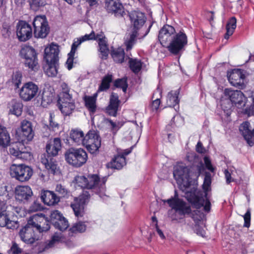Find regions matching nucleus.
<instances>
[{"mask_svg":"<svg viewBox=\"0 0 254 254\" xmlns=\"http://www.w3.org/2000/svg\"><path fill=\"white\" fill-rule=\"evenodd\" d=\"M42 201L48 206L54 205L60 200V197L52 191L45 190L41 196Z\"/></svg>","mask_w":254,"mask_h":254,"instance_id":"a878e982","label":"nucleus"},{"mask_svg":"<svg viewBox=\"0 0 254 254\" xmlns=\"http://www.w3.org/2000/svg\"><path fill=\"white\" fill-rule=\"evenodd\" d=\"M167 202L172 209L175 211V216L172 217L173 219H182L185 214H190L191 212L190 206L181 199L174 198L168 199Z\"/></svg>","mask_w":254,"mask_h":254,"instance_id":"f8f14e48","label":"nucleus"},{"mask_svg":"<svg viewBox=\"0 0 254 254\" xmlns=\"http://www.w3.org/2000/svg\"><path fill=\"white\" fill-rule=\"evenodd\" d=\"M9 134L4 127L0 124V146L5 148L9 145Z\"/></svg>","mask_w":254,"mask_h":254,"instance_id":"4c0bfd02","label":"nucleus"},{"mask_svg":"<svg viewBox=\"0 0 254 254\" xmlns=\"http://www.w3.org/2000/svg\"><path fill=\"white\" fill-rule=\"evenodd\" d=\"M250 124L248 122H245L242 123L239 127L240 132H242L245 139L247 141L250 146L253 144V142L251 140L254 138L253 130L252 131L250 129Z\"/></svg>","mask_w":254,"mask_h":254,"instance_id":"7c9ffc66","label":"nucleus"},{"mask_svg":"<svg viewBox=\"0 0 254 254\" xmlns=\"http://www.w3.org/2000/svg\"><path fill=\"white\" fill-rule=\"evenodd\" d=\"M14 194L16 201L25 204L30 200L33 191L28 186H17L15 188Z\"/></svg>","mask_w":254,"mask_h":254,"instance_id":"a211bd4d","label":"nucleus"},{"mask_svg":"<svg viewBox=\"0 0 254 254\" xmlns=\"http://www.w3.org/2000/svg\"><path fill=\"white\" fill-rule=\"evenodd\" d=\"M94 39L93 40L98 41L100 53V57L102 59H106L109 54V48L104 33L102 32L95 35L94 33Z\"/></svg>","mask_w":254,"mask_h":254,"instance_id":"4be33fe9","label":"nucleus"},{"mask_svg":"<svg viewBox=\"0 0 254 254\" xmlns=\"http://www.w3.org/2000/svg\"><path fill=\"white\" fill-rule=\"evenodd\" d=\"M236 23L237 19L235 17H232L229 19L226 25L227 32L224 36L226 39H229V37L233 34L236 28Z\"/></svg>","mask_w":254,"mask_h":254,"instance_id":"79ce46f5","label":"nucleus"},{"mask_svg":"<svg viewBox=\"0 0 254 254\" xmlns=\"http://www.w3.org/2000/svg\"><path fill=\"white\" fill-rule=\"evenodd\" d=\"M126 165V157L118 154L111 161L109 167L113 169L120 170Z\"/></svg>","mask_w":254,"mask_h":254,"instance_id":"e433bc0d","label":"nucleus"},{"mask_svg":"<svg viewBox=\"0 0 254 254\" xmlns=\"http://www.w3.org/2000/svg\"><path fill=\"white\" fill-rule=\"evenodd\" d=\"M70 138L75 145H79L83 144L85 136L82 130L74 129L70 131Z\"/></svg>","mask_w":254,"mask_h":254,"instance_id":"72a5a7b5","label":"nucleus"},{"mask_svg":"<svg viewBox=\"0 0 254 254\" xmlns=\"http://www.w3.org/2000/svg\"><path fill=\"white\" fill-rule=\"evenodd\" d=\"M59 46L54 43L46 47L44 51V59L46 62H59Z\"/></svg>","mask_w":254,"mask_h":254,"instance_id":"aec40b11","label":"nucleus"},{"mask_svg":"<svg viewBox=\"0 0 254 254\" xmlns=\"http://www.w3.org/2000/svg\"><path fill=\"white\" fill-rule=\"evenodd\" d=\"M61 87L62 91L58 100V106L64 115L68 116L75 108V102L68 85L65 82H62Z\"/></svg>","mask_w":254,"mask_h":254,"instance_id":"39448f33","label":"nucleus"},{"mask_svg":"<svg viewBox=\"0 0 254 254\" xmlns=\"http://www.w3.org/2000/svg\"><path fill=\"white\" fill-rule=\"evenodd\" d=\"M224 174L227 184H229L230 182H234L235 181L234 179L231 177V176H234V175L233 171H231L230 173L228 170H225L224 171Z\"/></svg>","mask_w":254,"mask_h":254,"instance_id":"0e129e2a","label":"nucleus"},{"mask_svg":"<svg viewBox=\"0 0 254 254\" xmlns=\"http://www.w3.org/2000/svg\"><path fill=\"white\" fill-rule=\"evenodd\" d=\"M28 2L30 8L34 11L38 10L46 4V0H28Z\"/></svg>","mask_w":254,"mask_h":254,"instance_id":"49530a36","label":"nucleus"},{"mask_svg":"<svg viewBox=\"0 0 254 254\" xmlns=\"http://www.w3.org/2000/svg\"><path fill=\"white\" fill-rule=\"evenodd\" d=\"M61 148L62 143L60 138L56 137L53 139H50L46 146V152L48 154L47 157L44 155L41 158L42 163L47 170L53 174L56 172L57 165L52 157L57 156Z\"/></svg>","mask_w":254,"mask_h":254,"instance_id":"20e7f679","label":"nucleus"},{"mask_svg":"<svg viewBox=\"0 0 254 254\" xmlns=\"http://www.w3.org/2000/svg\"><path fill=\"white\" fill-rule=\"evenodd\" d=\"M85 106L90 114H94L96 111L97 94L93 96H85L84 97Z\"/></svg>","mask_w":254,"mask_h":254,"instance_id":"c9c22d12","label":"nucleus"},{"mask_svg":"<svg viewBox=\"0 0 254 254\" xmlns=\"http://www.w3.org/2000/svg\"><path fill=\"white\" fill-rule=\"evenodd\" d=\"M113 76L112 74H108L102 79L101 84L99 85L98 92L105 91L107 90L110 86V83L112 81Z\"/></svg>","mask_w":254,"mask_h":254,"instance_id":"37998d69","label":"nucleus"},{"mask_svg":"<svg viewBox=\"0 0 254 254\" xmlns=\"http://www.w3.org/2000/svg\"><path fill=\"white\" fill-rule=\"evenodd\" d=\"M106 8L109 13L114 14L116 16H123L124 7L120 0H110L106 1Z\"/></svg>","mask_w":254,"mask_h":254,"instance_id":"412c9836","label":"nucleus"},{"mask_svg":"<svg viewBox=\"0 0 254 254\" xmlns=\"http://www.w3.org/2000/svg\"><path fill=\"white\" fill-rule=\"evenodd\" d=\"M7 205H5V208L2 209L0 206V226L6 227L8 229H13L14 228L13 225L14 222L10 220L6 212Z\"/></svg>","mask_w":254,"mask_h":254,"instance_id":"473e14b6","label":"nucleus"},{"mask_svg":"<svg viewBox=\"0 0 254 254\" xmlns=\"http://www.w3.org/2000/svg\"><path fill=\"white\" fill-rule=\"evenodd\" d=\"M151 25H150L147 29H145V33H142L141 31L142 30L141 29L140 31H137L136 30H133L132 33L128 35L127 36L125 42V44L126 46V49L127 51L130 50L135 43L136 38L137 36H139L140 34H143V36L141 35V37H145L149 32V29L151 27Z\"/></svg>","mask_w":254,"mask_h":254,"instance_id":"393cba45","label":"nucleus"},{"mask_svg":"<svg viewBox=\"0 0 254 254\" xmlns=\"http://www.w3.org/2000/svg\"><path fill=\"white\" fill-rule=\"evenodd\" d=\"M85 230L86 226L82 222L77 223L70 229V231L72 233H82L84 232Z\"/></svg>","mask_w":254,"mask_h":254,"instance_id":"864d4df0","label":"nucleus"},{"mask_svg":"<svg viewBox=\"0 0 254 254\" xmlns=\"http://www.w3.org/2000/svg\"><path fill=\"white\" fill-rule=\"evenodd\" d=\"M33 26L36 38H45L49 32L50 28L45 15L36 16L33 20Z\"/></svg>","mask_w":254,"mask_h":254,"instance_id":"9d476101","label":"nucleus"},{"mask_svg":"<svg viewBox=\"0 0 254 254\" xmlns=\"http://www.w3.org/2000/svg\"><path fill=\"white\" fill-rule=\"evenodd\" d=\"M83 146L91 154L96 153L101 146V138L96 130H90L85 135Z\"/></svg>","mask_w":254,"mask_h":254,"instance_id":"9b49d317","label":"nucleus"},{"mask_svg":"<svg viewBox=\"0 0 254 254\" xmlns=\"http://www.w3.org/2000/svg\"><path fill=\"white\" fill-rule=\"evenodd\" d=\"M120 100L117 93H112L110 95L109 103L106 108V112L110 116L116 117L119 109Z\"/></svg>","mask_w":254,"mask_h":254,"instance_id":"b1692460","label":"nucleus"},{"mask_svg":"<svg viewBox=\"0 0 254 254\" xmlns=\"http://www.w3.org/2000/svg\"><path fill=\"white\" fill-rule=\"evenodd\" d=\"M107 121L110 123L111 128L113 130L117 131L119 130L124 125L123 123L119 121L114 122L111 119H107Z\"/></svg>","mask_w":254,"mask_h":254,"instance_id":"13d9d810","label":"nucleus"},{"mask_svg":"<svg viewBox=\"0 0 254 254\" xmlns=\"http://www.w3.org/2000/svg\"><path fill=\"white\" fill-rule=\"evenodd\" d=\"M59 124L53 120L52 115H50L49 128L55 131L59 129Z\"/></svg>","mask_w":254,"mask_h":254,"instance_id":"680f3d73","label":"nucleus"},{"mask_svg":"<svg viewBox=\"0 0 254 254\" xmlns=\"http://www.w3.org/2000/svg\"><path fill=\"white\" fill-rule=\"evenodd\" d=\"M245 75L240 69L234 70L230 74L228 79L230 83L234 86H238L243 83Z\"/></svg>","mask_w":254,"mask_h":254,"instance_id":"c85d7f7f","label":"nucleus"},{"mask_svg":"<svg viewBox=\"0 0 254 254\" xmlns=\"http://www.w3.org/2000/svg\"><path fill=\"white\" fill-rule=\"evenodd\" d=\"M243 217L245 220L244 226L248 228L249 227L251 222V211L250 209L247 210Z\"/></svg>","mask_w":254,"mask_h":254,"instance_id":"052dcab7","label":"nucleus"},{"mask_svg":"<svg viewBox=\"0 0 254 254\" xmlns=\"http://www.w3.org/2000/svg\"><path fill=\"white\" fill-rule=\"evenodd\" d=\"M107 177L100 178L97 174H89L87 177L78 176L75 178L76 184L82 188L93 190L103 200H107L109 196L105 194V184Z\"/></svg>","mask_w":254,"mask_h":254,"instance_id":"f03ea898","label":"nucleus"},{"mask_svg":"<svg viewBox=\"0 0 254 254\" xmlns=\"http://www.w3.org/2000/svg\"><path fill=\"white\" fill-rule=\"evenodd\" d=\"M83 42L79 38L76 41H74L71 47L70 52L68 54V58L66 62L67 68L68 70H70L73 67V62L74 59V56L76 52L77 47L82 43Z\"/></svg>","mask_w":254,"mask_h":254,"instance_id":"2f4dec72","label":"nucleus"},{"mask_svg":"<svg viewBox=\"0 0 254 254\" xmlns=\"http://www.w3.org/2000/svg\"><path fill=\"white\" fill-rule=\"evenodd\" d=\"M153 205L150 207L151 213H153V215L151 216V223L150 227L148 229V233L149 234V239H152L155 233L159 234V227L158 226L157 215L159 214L158 210H153Z\"/></svg>","mask_w":254,"mask_h":254,"instance_id":"bb28decb","label":"nucleus"},{"mask_svg":"<svg viewBox=\"0 0 254 254\" xmlns=\"http://www.w3.org/2000/svg\"><path fill=\"white\" fill-rule=\"evenodd\" d=\"M54 227L61 231L65 230L69 226L67 220L64 217L60 219L59 221L55 222Z\"/></svg>","mask_w":254,"mask_h":254,"instance_id":"09e8293b","label":"nucleus"},{"mask_svg":"<svg viewBox=\"0 0 254 254\" xmlns=\"http://www.w3.org/2000/svg\"><path fill=\"white\" fill-rule=\"evenodd\" d=\"M224 94L230 100L231 104L239 110V112L244 114L247 113V109L245 108L247 99L241 91L226 88L224 90Z\"/></svg>","mask_w":254,"mask_h":254,"instance_id":"0eeeda50","label":"nucleus"},{"mask_svg":"<svg viewBox=\"0 0 254 254\" xmlns=\"http://www.w3.org/2000/svg\"><path fill=\"white\" fill-rule=\"evenodd\" d=\"M23 148L24 145L18 143V144L10 147L9 149V152L11 155L18 158L21 149H23Z\"/></svg>","mask_w":254,"mask_h":254,"instance_id":"de8ad7c7","label":"nucleus"},{"mask_svg":"<svg viewBox=\"0 0 254 254\" xmlns=\"http://www.w3.org/2000/svg\"><path fill=\"white\" fill-rule=\"evenodd\" d=\"M111 56L114 61L117 63H122L124 62L125 53L122 48H118L112 51Z\"/></svg>","mask_w":254,"mask_h":254,"instance_id":"a19ab883","label":"nucleus"},{"mask_svg":"<svg viewBox=\"0 0 254 254\" xmlns=\"http://www.w3.org/2000/svg\"><path fill=\"white\" fill-rule=\"evenodd\" d=\"M179 89L170 91L167 96V104L170 107H175L179 103L178 95L179 94Z\"/></svg>","mask_w":254,"mask_h":254,"instance_id":"ea45409f","label":"nucleus"},{"mask_svg":"<svg viewBox=\"0 0 254 254\" xmlns=\"http://www.w3.org/2000/svg\"><path fill=\"white\" fill-rule=\"evenodd\" d=\"M11 198V194H9L7 190V187L5 186H0V206L2 209L7 205V200Z\"/></svg>","mask_w":254,"mask_h":254,"instance_id":"58836bf2","label":"nucleus"},{"mask_svg":"<svg viewBox=\"0 0 254 254\" xmlns=\"http://www.w3.org/2000/svg\"><path fill=\"white\" fill-rule=\"evenodd\" d=\"M19 236L22 241L26 244H33L39 239L41 235L34 229L33 227L27 224L23 227L19 233Z\"/></svg>","mask_w":254,"mask_h":254,"instance_id":"f3484780","label":"nucleus"},{"mask_svg":"<svg viewBox=\"0 0 254 254\" xmlns=\"http://www.w3.org/2000/svg\"><path fill=\"white\" fill-rule=\"evenodd\" d=\"M133 148V146H132L129 148H127L124 150H122L121 152H119L118 154L119 155H121V156H123L124 157H125L126 156H127L131 152Z\"/></svg>","mask_w":254,"mask_h":254,"instance_id":"774afa93","label":"nucleus"},{"mask_svg":"<svg viewBox=\"0 0 254 254\" xmlns=\"http://www.w3.org/2000/svg\"><path fill=\"white\" fill-rule=\"evenodd\" d=\"M114 85L117 88L122 89L123 92L126 93L128 87L127 78L116 79L114 82Z\"/></svg>","mask_w":254,"mask_h":254,"instance_id":"8fccbe9b","label":"nucleus"},{"mask_svg":"<svg viewBox=\"0 0 254 254\" xmlns=\"http://www.w3.org/2000/svg\"><path fill=\"white\" fill-rule=\"evenodd\" d=\"M20 127L23 136L27 140H31L34 135L31 123L27 120H23L21 122Z\"/></svg>","mask_w":254,"mask_h":254,"instance_id":"cd10ccee","label":"nucleus"},{"mask_svg":"<svg viewBox=\"0 0 254 254\" xmlns=\"http://www.w3.org/2000/svg\"><path fill=\"white\" fill-rule=\"evenodd\" d=\"M39 87L37 84L32 81L25 83L20 88L19 96L24 101H30L37 95Z\"/></svg>","mask_w":254,"mask_h":254,"instance_id":"4468645a","label":"nucleus"},{"mask_svg":"<svg viewBox=\"0 0 254 254\" xmlns=\"http://www.w3.org/2000/svg\"><path fill=\"white\" fill-rule=\"evenodd\" d=\"M94 32L92 31L89 34H85L80 38L82 42L87 40H93L94 39Z\"/></svg>","mask_w":254,"mask_h":254,"instance_id":"338daca9","label":"nucleus"},{"mask_svg":"<svg viewBox=\"0 0 254 254\" xmlns=\"http://www.w3.org/2000/svg\"><path fill=\"white\" fill-rule=\"evenodd\" d=\"M10 175L12 178L21 182L28 181L33 175L32 169L23 164H12L10 168Z\"/></svg>","mask_w":254,"mask_h":254,"instance_id":"1a4fd4ad","label":"nucleus"},{"mask_svg":"<svg viewBox=\"0 0 254 254\" xmlns=\"http://www.w3.org/2000/svg\"><path fill=\"white\" fill-rule=\"evenodd\" d=\"M19 56L24 60V64L31 70L38 68L37 53L32 47L25 45L22 46L19 51Z\"/></svg>","mask_w":254,"mask_h":254,"instance_id":"6e6552de","label":"nucleus"},{"mask_svg":"<svg viewBox=\"0 0 254 254\" xmlns=\"http://www.w3.org/2000/svg\"><path fill=\"white\" fill-rule=\"evenodd\" d=\"M16 35L20 42H25L32 36L31 26L25 21H19L16 25Z\"/></svg>","mask_w":254,"mask_h":254,"instance_id":"6ab92c4d","label":"nucleus"},{"mask_svg":"<svg viewBox=\"0 0 254 254\" xmlns=\"http://www.w3.org/2000/svg\"><path fill=\"white\" fill-rule=\"evenodd\" d=\"M18 158L23 160H28L31 159V154L28 151L21 149Z\"/></svg>","mask_w":254,"mask_h":254,"instance_id":"bf43d9fd","label":"nucleus"},{"mask_svg":"<svg viewBox=\"0 0 254 254\" xmlns=\"http://www.w3.org/2000/svg\"><path fill=\"white\" fill-rule=\"evenodd\" d=\"M175 32L174 28L170 25H165L160 30V43L166 47L172 54L177 55L187 44L186 35L180 32L178 33L168 45L167 42L170 40V36Z\"/></svg>","mask_w":254,"mask_h":254,"instance_id":"f257e3e1","label":"nucleus"},{"mask_svg":"<svg viewBox=\"0 0 254 254\" xmlns=\"http://www.w3.org/2000/svg\"><path fill=\"white\" fill-rule=\"evenodd\" d=\"M63 241V236L61 233H55L52 236L51 240L49 241L46 248H50L53 246L54 244L57 242Z\"/></svg>","mask_w":254,"mask_h":254,"instance_id":"5fc2aeb1","label":"nucleus"},{"mask_svg":"<svg viewBox=\"0 0 254 254\" xmlns=\"http://www.w3.org/2000/svg\"><path fill=\"white\" fill-rule=\"evenodd\" d=\"M8 108L10 114L19 117L22 112L23 104L19 100L13 99L8 103Z\"/></svg>","mask_w":254,"mask_h":254,"instance_id":"c756f323","label":"nucleus"},{"mask_svg":"<svg viewBox=\"0 0 254 254\" xmlns=\"http://www.w3.org/2000/svg\"><path fill=\"white\" fill-rule=\"evenodd\" d=\"M21 252V249L18 247V245L15 243H13L10 250V253L12 254H19Z\"/></svg>","mask_w":254,"mask_h":254,"instance_id":"69168bd1","label":"nucleus"},{"mask_svg":"<svg viewBox=\"0 0 254 254\" xmlns=\"http://www.w3.org/2000/svg\"><path fill=\"white\" fill-rule=\"evenodd\" d=\"M28 223L29 225L33 227L39 235L43 232L49 230L50 228L49 220L43 214H36L31 216Z\"/></svg>","mask_w":254,"mask_h":254,"instance_id":"ddd939ff","label":"nucleus"},{"mask_svg":"<svg viewBox=\"0 0 254 254\" xmlns=\"http://www.w3.org/2000/svg\"><path fill=\"white\" fill-rule=\"evenodd\" d=\"M90 194L87 191H83V193L79 196L78 199L75 200V202L71 204L75 216L79 218L83 217L84 215V206L89 201Z\"/></svg>","mask_w":254,"mask_h":254,"instance_id":"dca6fc26","label":"nucleus"},{"mask_svg":"<svg viewBox=\"0 0 254 254\" xmlns=\"http://www.w3.org/2000/svg\"><path fill=\"white\" fill-rule=\"evenodd\" d=\"M64 158L68 164L74 167L78 168L86 163L88 155L83 148L71 147L65 152Z\"/></svg>","mask_w":254,"mask_h":254,"instance_id":"423d86ee","label":"nucleus"},{"mask_svg":"<svg viewBox=\"0 0 254 254\" xmlns=\"http://www.w3.org/2000/svg\"><path fill=\"white\" fill-rule=\"evenodd\" d=\"M56 191L57 192L61 197H66L68 195V190L61 184H58L56 187Z\"/></svg>","mask_w":254,"mask_h":254,"instance_id":"6e6d98bb","label":"nucleus"},{"mask_svg":"<svg viewBox=\"0 0 254 254\" xmlns=\"http://www.w3.org/2000/svg\"><path fill=\"white\" fill-rule=\"evenodd\" d=\"M54 96V93L50 88H44L42 94V100L43 102L47 104L51 103Z\"/></svg>","mask_w":254,"mask_h":254,"instance_id":"c03bdc74","label":"nucleus"},{"mask_svg":"<svg viewBox=\"0 0 254 254\" xmlns=\"http://www.w3.org/2000/svg\"><path fill=\"white\" fill-rule=\"evenodd\" d=\"M131 23L133 25V30H139L142 28L145 21L144 14L138 11H134L129 13Z\"/></svg>","mask_w":254,"mask_h":254,"instance_id":"5701e85b","label":"nucleus"},{"mask_svg":"<svg viewBox=\"0 0 254 254\" xmlns=\"http://www.w3.org/2000/svg\"><path fill=\"white\" fill-rule=\"evenodd\" d=\"M22 74L19 71H16L13 73L12 76V82L16 88H19L21 83Z\"/></svg>","mask_w":254,"mask_h":254,"instance_id":"3c124183","label":"nucleus"},{"mask_svg":"<svg viewBox=\"0 0 254 254\" xmlns=\"http://www.w3.org/2000/svg\"><path fill=\"white\" fill-rule=\"evenodd\" d=\"M211 184V175L209 173H206L203 184L204 192L198 193L197 195L190 194L189 196L187 194V198L189 201L192 203L196 208H200L203 207V210L208 212L210 210L211 203L208 196V192L210 190Z\"/></svg>","mask_w":254,"mask_h":254,"instance_id":"7ed1b4c3","label":"nucleus"},{"mask_svg":"<svg viewBox=\"0 0 254 254\" xmlns=\"http://www.w3.org/2000/svg\"><path fill=\"white\" fill-rule=\"evenodd\" d=\"M64 216L59 211L57 210H54L51 213L50 219V223H52L54 225L55 224V222L59 221Z\"/></svg>","mask_w":254,"mask_h":254,"instance_id":"603ef678","label":"nucleus"},{"mask_svg":"<svg viewBox=\"0 0 254 254\" xmlns=\"http://www.w3.org/2000/svg\"><path fill=\"white\" fill-rule=\"evenodd\" d=\"M44 66L45 73L50 77H55L58 72L59 62H46Z\"/></svg>","mask_w":254,"mask_h":254,"instance_id":"f704fd0d","label":"nucleus"},{"mask_svg":"<svg viewBox=\"0 0 254 254\" xmlns=\"http://www.w3.org/2000/svg\"><path fill=\"white\" fill-rule=\"evenodd\" d=\"M183 119L180 116H174L171 123V126L180 127L183 124Z\"/></svg>","mask_w":254,"mask_h":254,"instance_id":"4d7b16f0","label":"nucleus"},{"mask_svg":"<svg viewBox=\"0 0 254 254\" xmlns=\"http://www.w3.org/2000/svg\"><path fill=\"white\" fill-rule=\"evenodd\" d=\"M204 161L206 168L211 172H213L215 170V168L211 164V161L209 158L206 156L204 157Z\"/></svg>","mask_w":254,"mask_h":254,"instance_id":"e2e57ef3","label":"nucleus"},{"mask_svg":"<svg viewBox=\"0 0 254 254\" xmlns=\"http://www.w3.org/2000/svg\"><path fill=\"white\" fill-rule=\"evenodd\" d=\"M190 169L183 163L177 164L174 169V177L178 184H187L190 174Z\"/></svg>","mask_w":254,"mask_h":254,"instance_id":"2eb2a0df","label":"nucleus"},{"mask_svg":"<svg viewBox=\"0 0 254 254\" xmlns=\"http://www.w3.org/2000/svg\"><path fill=\"white\" fill-rule=\"evenodd\" d=\"M129 67L134 73L139 72L142 67V63L140 60L131 59L129 61Z\"/></svg>","mask_w":254,"mask_h":254,"instance_id":"a18cd8bd","label":"nucleus"}]
</instances>
